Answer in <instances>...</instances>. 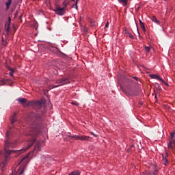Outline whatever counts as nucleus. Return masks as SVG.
<instances>
[{"label":"nucleus","instance_id":"b1692460","mask_svg":"<svg viewBox=\"0 0 175 175\" xmlns=\"http://www.w3.org/2000/svg\"><path fill=\"white\" fill-rule=\"evenodd\" d=\"M144 49L146 53H150V50H151V48L150 46H145Z\"/></svg>","mask_w":175,"mask_h":175},{"label":"nucleus","instance_id":"f704fd0d","mask_svg":"<svg viewBox=\"0 0 175 175\" xmlns=\"http://www.w3.org/2000/svg\"><path fill=\"white\" fill-rule=\"evenodd\" d=\"M72 105H75V106H78L79 104L77 103L72 102Z\"/></svg>","mask_w":175,"mask_h":175},{"label":"nucleus","instance_id":"5701e85b","mask_svg":"<svg viewBox=\"0 0 175 175\" xmlns=\"http://www.w3.org/2000/svg\"><path fill=\"white\" fill-rule=\"evenodd\" d=\"M124 33L125 36L129 37V34H130L131 33H129V31H128V30H127L126 29H125L124 30Z\"/></svg>","mask_w":175,"mask_h":175},{"label":"nucleus","instance_id":"72a5a7b5","mask_svg":"<svg viewBox=\"0 0 175 175\" xmlns=\"http://www.w3.org/2000/svg\"><path fill=\"white\" fill-rule=\"evenodd\" d=\"M133 79L136 80V81H139V78H137V77H134Z\"/></svg>","mask_w":175,"mask_h":175},{"label":"nucleus","instance_id":"58836bf2","mask_svg":"<svg viewBox=\"0 0 175 175\" xmlns=\"http://www.w3.org/2000/svg\"><path fill=\"white\" fill-rule=\"evenodd\" d=\"M2 154H3V151H0V155H2Z\"/></svg>","mask_w":175,"mask_h":175},{"label":"nucleus","instance_id":"ea45409f","mask_svg":"<svg viewBox=\"0 0 175 175\" xmlns=\"http://www.w3.org/2000/svg\"><path fill=\"white\" fill-rule=\"evenodd\" d=\"M142 23H143V21H142V20L139 19V24H142Z\"/></svg>","mask_w":175,"mask_h":175},{"label":"nucleus","instance_id":"6ab92c4d","mask_svg":"<svg viewBox=\"0 0 175 175\" xmlns=\"http://www.w3.org/2000/svg\"><path fill=\"white\" fill-rule=\"evenodd\" d=\"M68 175H80V171H74L72 172H70Z\"/></svg>","mask_w":175,"mask_h":175},{"label":"nucleus","instance_id":"cd10ccee","mask_svg":"<svg viewBox=\"0 0 175 175\" xmlns=\"http://www.w3.org/2000/svg\"><path fill=\"white\" fill-rule=\"evenodd\" d=\"M76 1V3L75 4H73L72 8H75V9H77V2Z\"/></svg>","mask_w":175,"mask_h":175},{"label":"nucleus","instance_id":"4c0bfd02","mask_svg":"<svg viewBox=\"0 0 175 175\" xmlns=\"http://www.w3.org/2000/svg\"><path fill=\"white\" fill-rule=\"evenodd\" d=\"M137 31L138 32L139 36H140V33L139 32V28H137Z\"/></svg>","mask_w":175,"mask_h":175},{"label":"nucleus","instance_id":"9d476101","mask_svg":"<svg viewBox=\"0 0 175 175\" xmlns=\"http://www.w3.org/2000/svg\"><path fill=\"white\" fill-rule=\"evenodd\" d=\"M167 154L165 155V157L163 156V163L165 166H167L169 165V161H167Z\"/></svg>","mask_w":175,"mask_h":175},{"label":"nucleus","instance_id":"dca6fc26","mask_svg":"<svg viewBox=\"0 0 175 175\" xmlns=\"http://www.w3.org/2000/svg\"><path fill=\"white\" fill-rule=\"evenodd\" d=\"M119 3H122L123 6H126L128 3V0H118Z\"/></svg>","mask_w":175,"mask_h":175},{"label":"nucleus","instance_id":"393cba45","mask_svg":"<svg viewBox=\"0 0 175 175\" xmlns=\"http://www.w3.org/2000/svg\"><path fill=\"white\" fill-rule=\"evenodd\" d=\"M160 81H161V83H163V84H165V85H166V87H169V84L167 83H166L165 81H163V79H161V80Z\"/></svg>","mask_w":175,"mask_h":175},{"label":"nucleus","instance_id":"2eb2a0df","mask_svg":"<svg viewBox=\"0 0 175 175\" xmlns=\"http://www.w3.org/2000/svg\"><path fill=\"white\" fill-rule=\"evenodd\" d=\"M154 87H155V89H156L157 91H162V88H161V85H159V83H154Z\"/></svg>","mask_w":175,"mask_h":175},{"label":"nucleus","instance_id":"f03ea898","mask_svg":"<svg viewBox=\"0 0 175 175\" xmlns=\"http://www.w3.org/2000/svg\"><path fill=\"white\" fill-rule=\"evenodd\" d=\"M9 135H10V131H7L5 133L6 139L5 141V160L1 164V167H5V166H6V163H8V161H9V155H10L12 152H16V151H17V150H10L8 149L9 148V147H16V145L13 146L12 142H10L8 139V137H9Z\"/></svg>","mask_w":175,"mask_h":175},{"label":"nucleus","instance_id":"4468645a","mask_svg":"<svg viewBox=\"0 0 175 175\" xmlns=\"http://www.w3.org/2000/svg\"><path fill=\"white\" fill-rule=\"evenodd\" d=\"M18 102L22 105H25L27 103V98H18Z\"/></svg>","mask_w":175,"mask_h":175},{"label":"nucleus","instance_id":"473e14b6","mask_svg":"<svg viewBox=\"0 0 175 175\" xmlns=\"http://www.w3.org/2000/svg\"><path fill=\"white\" fill-rule=\"evenodd\" d=\"M23 173H24V170H22L19 172V175L23 174Z\"/></svg>","mask_w":175,"mask_h":175},{"label":"nucleus","instance_id":"7c9ffc66","mask_svg":"<svg viewBox=\"0 0 175 175\" xmlns=\"http://www.w3.org/2000/svg\"><path fill=\"white\" fill-rule=\"evenodd\" d=\"M129 38H131V39H135V38L133 37V35H132V34H129Z\"/></svg>","mask_w":175,"mask_h":175},{"label":"nucleus","instance_id":"bb28decb","mask_svg":"<svg viewBox=\"0 0 175 175\" xmlns=\"http://www.w3.org/2000/svg\"><path fill=\"white\" fill-rule=\"evenodd\" d=\"M146 174H148V175H157V174L155 172H148V173H146Z\"/></svg>","mask_w":175,"mask_h":175},{"label":"nucleus","instance_id":"ddd939ff","mask_svg":"<svg viewBox=\"0 0 175 175\" xmlns=\"http://www.w3.org/2000/svg\"><path fill=\"white\" fill-rule=\"evenodd\" d=\"M16 117H17V113H14L13 116H12V118L11 120V123H12V125H13V124H14V122H16L17 121Z\"/></svg>","mask_w":175,"mask_h":175},{"label":"nucleus","instance_id":"f3484780","mask_svg":"<svg viewBox=\"0 0 175 175\" xmlns=\"http://www.w3.org/2000/svg\"><path fill=\"white\" fill-rule=\"evenodd\" d=\"M151 20L153 21V23H156V24H161V22L157 19L156 16H152Z\"/></svg>","mask_w":175,"mask_h":175},{"label":"nucleus","instance_id":"aec40b11","mask_svg":"<svg viewBox=\"0 0 175 175\" xmlns=\"http://www.w3.org/2000/svg\"><path fill=\"white\" fill-rule=\"evenodd\" d=\"M140 27L142 28V29L143 30V32H146V26L144 25V23H140Z\"/></svg>","mask_w":175,"mask_h":175},{"label":"nucleus","instance_id":"20e7f679","mask_svg":"<svg viewBox=\"0 0 175 175\" xmlns=\"http://www.w3.org/2000/svg\"><path fill=\"white\" fill-rule=\"evenodd\" d=\"M27 106H33L38 107V109H42V107H43L44 111H42V115L46 113V104L43 100L38 101H29Z\"/></svg>","mask_w":175,"mask_h":175},{"label":"nucleus","instance_id":"c756f323","mask_svg":"<svg viewBox=\"0 0 175 175\" xmlns=\"http://www.w3.org/2000/svg\"><path fill=\"white\" fill-rule=\"evenodd\" d=\"M90 133H91V135H92L93 136H94V137H98V135H96V134H95V133H92V132H91Z\"/></svg>","mask_w":175,"mask_h":175},{"label":"nucleus","instance_id":"a211bd4d","mask_svg":"<svg viewBox=\"0 0 175 175\" xmlns=\"http://www.w3.org/2000/svg\"><path fill=\"white\" fill-rule=\"evenodd\" d=\"M10 5H12V0H8V1L5 3L7 10L10 8Z\"/></svg>","mask_w":175,"mask_h":175},{"label":"nucleus","instance_id":"9b49d317","mask_svg":"<svg viewBox=\"0 0 175 175\" xmlns=\"http://www.w3.org/2000/svg\"><path fill=\"white\" fill-rule=\"evenodd\" d=\"M150 77H151V79H154L156 80H159L161 81V80H162V78H161V77H159V75H150Z\"/></svg>","mask_w":175,"mask_h":175},{"label":"nucleus","instance_id":"2f4dec72","mask_svg":"<svg viewBox=\"0 0 175 175\" xmlns=\"http://www.w3.org/2000/svg\"><path fill=\"white\" fill-rule=\"evenodd\" d=\"M91 25L92 27H94L95 25V22L91 21Z\"/></svg>","mask_w":175,"mask_h":175},{"label":"nucleus","instance_id":"c9c22d12","mask_svg":"<svg viewBox=\"0 0 175 175\" xmlns=\"http://www.w3.org/2000/svg\"><path fill=\"white\" fill-rule=\"evenodd\" d=\"M105 28H109V22H107L105 25Z\"/></svg>","mask_w":175,"mask_h":175},{"label":"nucleus","instance_id":"39448f33","mask_svg":"<svg viewBox=\"0 0 175 175\" xmlns=\"http://www.w3.org/2000/svg\"><path fill=\"white\" fill-rule=\"evenodd\" d=\"M124 85L127 89V94L131 96H136V94L132 93V86L133 85V80L130 78L126 77L124 79Z\"/></svg>","mask_w":175,"mask_h":175},{"label":"nucleus","instance_id":"423d86ee","mask_svg":"<svg viewBox=\"0 0 175 175\" xmlns=\"http://www.w3.org/2000/svg\"><path fill=\"white\" fill-rule=\"evenodd\" d=\"M67 137H70L68 140H83V142H88L90 139H91V137L90 136H86V135H72L71 133H67L66 135Z\"/></svg>","mask_w":175,"mask_h":175},{"label":"nucleus","instance_id":"e433bc0d","mask_svg":"<svg viewBox=\"0 0 175 175\" xmlns=\"http://www.w3.org/2000/svg\"><path fill=\"white\" fill-rule=\"evenodd\" d=\"M11 20H12V18H10V17H9V18H8V23H10V24Z\"/></svg>","mask_w":175,"mask_h":175},{"label":"nucleus","instance_id":"f8f14e48","mask_svg":"<svg viewBox=\"0 0 175 175\" xmlns=\"http://www.w3.org/2000/svg\"><path fill=\"white\" fill-rule=\"evenodd\" d=\"M28 157H29V154H27L26 157H23L21 161V163H28Z\"/></svg>","mask_w":175,"mask_h":175},{"label":"nucleus","instance_id":"7ed1b4c3","mask_svg":"<svg viewBox=\"0 0 175 175\" xmlns=\"http://www.w3.org/2000/svg\"><path fill=\"white\" fill-rule=\"evenodd\" d=\"M72 1H75V0H72ZM69 3H70V0H65L62 3L63 8H61V6L57 5L54 10V12H55L56 14H58L59 16H64V14L66 13V8L68 5H69Z\"/></svg>","mask_w":175,"mask_h":175},{"label":"nucleus","instance_id":"4be33fe9","mask_svg":"<svg viewBox=\"0 0 175 175\" xmlns=\"http://www.w3.org/2000/svg\"><path fill=\"white\" fill-rule=\"evenodd\" d=\"M53 88H58V85H51L49 86L48 88V90H53Z\"/></svg>","mask_w":175,"mask_h":175},{"label":"nucleus","instance_id":"1a4fd4ad","mask_svg":"<svg viewBox=\"0 0 175 175\" xmlns=\"http://www.w3.org/2000/svg\"><path fill=\"white\" fill-rule=\"evenodd\" d=\"M5 30L7 33H9V32H10V22L5 23Z\"/></svg>","mask_w":175,"mask_h":175},{"label":"nucleus","instance_id":"f257e3e1","mask_svg":"<svg viewBox=\"0 0 175 175\" xmlns=\"http://www.w3.org/2000/svg\"><path fill=\"white\" fill-rule=\"evenodd\" d=\"M29 120L31 124V129L29 131V133L27 134L29 136H31V139L29 140L27 143V147L24 148L21 151H27L28 148L32 147V145L35 142H36V135H40V124L39 121H42V116L37 113L36 112H32L29 116Z\"/></svg>","mask_w":175,"mask_h":175},{"label":"nucleus","instance_id":"c85d7f7f","mask_svg":"<svg viewBox=\"0 0 175 175\" xmlns=\"http://www.w3.org/2000/svg\"><path fill=\"white\" fill-rule=\"evenodd\" d=\"M0 85H5V81L3 80L0 81Z\"/></svg>","mask_w":175,"mask_h":175},{"label":"nucleus","instance_id":"a19ab883","mask_svg":"<svg viewBox=\"0 0 175 175\" xmlns=\"http://www.w3.org/2000/svg\"><path fill=\"white\" fill-rule=\"evenodd\" d=\"M154 98H155V99L157 100V96H155V97H154Z\"/></svg>","mask_w":175,"mask_h":175},{"label":"nucleus","instance_id":"412c9836","mask_svg":"<svg viewBox=\"0 0 175 175\" xmlns=\"http://www.w3.org/2000/svg\"><path fill=\"white\" fill-rule=\"evenodd\" d=\"M34 151H40V145H39V144H38L37 145H36L35 148H34Z\"/></svg>","mask_w":175,"mask_h":175},{"label":"nucleus","instance_id":"0eeeda50","mask_svg":"<svg viewBox=\"0 0 175 175\" xmlns=\"http://www.w3.org/2000/svg\"><path fill=\"white\" fill-rule=\"evenodd\" d=\"M168 148L172 150L173 152H175V133H170V140L167 144Z\"/></svg>","mask_w":175,"mask_h":175},{"label":"nucleus","instance_id":"6e6552de","mask_svg":"<svg viewBox=\"0 0 175 175\" xmlns=\"http://www.w3.org/2000/svg\"><path fill=\"white\" fill-rule=\"evenodd\" d=\"M70 83V80L68 78L66 77H62L56 81V85H58V87H61L62 85H65V84H69Z\"/></svg>","mask_w":175,"mask_h":175},{"label":"nucleus","instance_id":"a878e982","mask_svg":"<svg viewBox=\"0 0 175 175\" xmlns=\"http://www.w3.org/2000/svg\"><path fill=\"white\" fill-rule=\"evenodd\" d=\"M10 76H13V73H14V71L13 70L12 68L10 69Z\"/></svg>","mask_w":175,"mask_h":175}]
</instances>
